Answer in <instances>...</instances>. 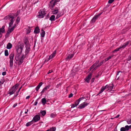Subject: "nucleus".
Instances as JSON below:
<instances>
[{"label": "nucleus", "instance_id": "f257e3e1", "mask_svg": "<svg viewBox=\"0 0 131 131\" xmlns=\"http://www.w3.org/2000/svg\"><path fill=\"white\" fill-rule=\"evenodd\" d=\"M26 47L25 54L24 55L23 54L21 55L19 54L18 56L15 57L16 60L19 61L18 63L19 64H21L23 62L24 59L26 57L27 55L30 52V51L29 45H26Z\"/></svg>", "mask_w": 131, "mask_h": 131}, {"label": "nucleus", "instance_id": "f03ea898", "mask_svg": "<svg viewBox=\"0 0 131 131\" xmlns=\"http://www.w3.org/2000/svg\"><path fill=\"white\" fill-rule=\"evenodd\" d=\"M15 15L14 14H10L9 15V34L12 32L16 27V24H14L11 27L15 20Z\"/></svg>", "mask_w": 131, "mask_h": 131}, {"label": "nucleus", "instance_id": "7ed1b4c3", "mask_svg": "<svg viewBox=\"0 0 131 131\" xmlns=\"http://www.w3.org/2000/svg\"><path fill=\"white\" fill-rule=\"evenodd\" d=\"M104 61L103 60L100 63H99V61H97L94 64L91 66V68L93 69L94 67L93 70H95L97 68L99 67L103 64Z\"/></svg>", "mask_w": 131, "mask_h": 131}, {"label": "nucleus", "instance_id": "20e7f679", "mask_svg": "<svg viewBox=\"0 0 131 131\" xmlns=\"http://www.w3.org/2000/svg\"><path fill=\"white\" fill-rule=\"evenodd\" d=\"M83 100H84V101H85L87 100L84 97H82L80 98L74 103V104L72 105L71 108H73L77 106L79 104L80 101H82ZM83 102V101L82 102Z\"/></svg>", "mask_w": 131, "mask_h": 131}, {"label": "nucleus", "instance_id": "39448f33", "mask_svg": "<svg viewBox=\"0 0 131 131\" xmlns=\"http://www.w3.org/2000/svg\"><path fill=\"white\" fill-rule=\"evenodd\" d=\"M129 42L128 41L124 43L123 45H121L118 48H117L116 49L113 51L112 52L114 53L116 52H117L119 51V50L122 49H124L125 48L129 43Z\"/></svg>", "mask_w": 131, "mask_h": 131}, {"label": "nucleus", "instance_id": "423d86ee", "mask_svg": "<svg viewBox=\"0 0 131 131\" xmlns=\"http://www.w3.org/2000/svg\"><path fill=\"white\" fill-rule=\"evenodd\" d=\"M23 47L24 46L23 44L18 45H17L16 48V49L17 52L18 54H20L21 52ZM19 54L20 55V54H19L18 55H17L16 57L18 56ZM20 55H21V54H20Z\"/></svg>", "mask_w": 131, "mask_h": 131}, {"label": "nucleus", "instance_id": "0eeeda50", "mask_svg": "<svg viewBox=\"0 0 131 131\" xmlns=\"http://www.w3.org/2000/svg\"><path fill=\"white\" fill-rule=\"evenodd\" d=\"M18 86V84H16L9 90V94H10V96L13 94L15 92L16 90L17 89Z\"/></svg>", "mask_w": 131, "mask_h": 131}, {"label": "nucleus", "instance_id": "6e6552de", "mask_svg": "<svg viewBox=\"0 0 131 131\" xmlns=\"http://www.w3.org/2000/svg\"><path fill=\"white\" fill-rule=\"evenodd\" d=\"M46 12L44 9L41 10L38 12L37 17L39 18H42L46 14Z\"/></svg>", "mask_w": 131, "mask_h": 131}, {"label": "nucleus", "instance_id": "1a4fd4ad", "mask_svg": "<svg viewBox=\"0 0 131 131\" xmlns=\"http://www.w3.org/2000/svg\"><path fill=\"white\" fill-rule=\"evenodd\" d=\"M14 54L13 53H11L9 56V58H10V66L12 67L13 65V58H14Z\"/></svg>", "mask_w": 131, "mask_h": 131}, {"label": "nucleus", "instance_id": "9d476101", "mask_svg": "<svg viewBox=\"0 0 131 131\" xmlns=\"http://www.w3.org/2000/svg\"><path fill=\"white\" fill-rule=\"evenodd\" d=\"M88 104V103L84 102L83 103L80 104L78 107V108L80 109H82L87 106Z\"/></svg>", "mask_w": 131, "mask_h": 131}, {"label": "nucleus", "instance_id": "9b49d317", "mask_svg": "<svg viewBox=\"0 0 131 131\" xmlns=\"http://www.w3.org/2000/svg\"><path fill=\"white\" fill-rule=\"evenodd\" d=\"M40 119V116L38 115H36L34 117L32 121H34L35 122H36L39 120Z\"/></svg>", "mask_w": 131, "mask_h": 131}, {"label": "nucleus", "instance_id": "f8f14e48", "mask_svg": "<svg viewBox=\"0 0 131 131\" xmlns=\"http://www.w3.org/2000/svg\"><path fill=\"white\" fill-rule=\"evenodd\" d=\"M59 8L57 7H56L54 9H52V12L53 14H56L58 13Z\"/></svg>", "mask_w": 131, "mask_h": 131}, {"label": "nucleus", "instance_id": "ddd939ff", "mask_svg": "<svg viewBox=\"0 0 131 131\" xmlns=\"http://www.w3.org/2000/svg\"><path fill=\"white\" fill-rule=\"evenodd\" d=\"M92 76L91 73H89V74L85 79V81L87 83L89 82V81L91 79Z\"/></svg>", "mask_w": 131, "mask_h": 131}, {"label": "nucleus", "instance_id": "4468645a", "mask_svg": "<svg viewBox=\"0 0 131 131\" xmlns=\"http://www.w3.org/2000/svg\"><path fill=\"white\" fill-rule=\"evenodd\" d=\"M122 74H123V73L121 71L117 72L116 76V77L117 78V79H118L120 76Z\"/></svg>", "mask_w": 131, "mask_h": 131}, {"label": "nucleus", "instance_id": "2eb2a0df", "mask_svg": "<svg viewBox=\"0 0 131 131\" xmlns=\"http://www.w3.org/2000/svg\"><path fill=\"white\" fill-rule=\"evenodd\" d=\"M56 53V51L55 50L49 56L50 58L51 59L53 58L55 56Z\"/></svg>", "mask_w": 131, "mask_h": 131}, {"label": "nucleus", "instance_id": "dca6fc26", "mask_svg": "<svg viewBox=\"0 0 131 131\" xmlns=\"http://www.w3.org/2000/svg\"><path fill=\"white\" fill-rule=\"evenodd\" d=\"M50 86V85H48L46 87H45L41 91V93H43L45 91H46L47 89L49 88Z\"/></svg>", "mask_w": 131, "mask_h": 131}, {"label": "nucleus", "instance_id": "f3484780", "mask_svg": "<svg viewBox=\"0 0 131 131\" xmlns=\"http://www.w3.org/2000/svg\"><path fill=\"white\" fill-rule=\"evenodd\" d=\"M107 87V85H106L105 86H103L101 89V90L100 91V92L99 93V94H100L102 93L103 91Z\"/></svg>", "mask_w": 131, "mask_h": 131}, {"label": "nucleus", "instance_id": "a211bd4d", "mask_svg": "<svg viewBox=\"0 0 131 131\" xmlns=\"http://www.w3.org/2000/svg\"><path fill=\"white\" fill-rule=\"evenodd\" d=\"M42 84V82H41L39 83V84L36 88V91H37L39 89L40 87L41 86Z\"/></svg>", "mask_w": 131, "mask_h": 131}, {"label": "nucleus", "instance_id": "6ab92c4d", "mask_svg": "<svg viewBox=\"0 0 131 131\" xmlns=\"http://www.w3.org/2000/svg\"><path fill=\"white\" fill-rule=\"evenodd\" d=\"M73 54H69L67 58H66V59L67 60H70L73 57Z\"/></svg>", "mask_w": 131, "mask_h": 131}, {"label": "nucleus", "instance_id": "aec40b11", "mask_svg": "<svg viewBox=\"0 0 131 131\" xmlns=\"http://www.w3.org/2000/svg\"><path fill=\"white\" fill-rule=\"evenodd\" d=\"M4 31V28L3 26L2 28L0 29V37H1V33L3 32Z\"/></svg>", "mask_w": 131, "mask_h": 131}, {"label": "nucleus", "instance_id": "412c9836", "mask_svg": "<svg viewBox=\"0 0 131 131\" xmlns=\"http://www.w3.org/2000/svg\"><path fill=\"white\" fill-rule=\"evenodd\" d=\"M35 32L36 34L38 33L39 32V30L38 27H36L34 31Z\"/></svg>", "mask_w": 131, "mask_h": 131}, {"label": "nucleus", "instance_id": "4be33fe9", "mask_svg": "<svg viewBox=\"0 0 131 131\" xmlns=\"http://www.w3.org/2000/svg\"><path fill=\"white\" fill-rule=\"evenodd\" d=\"M42 103L43 105H44L46 103V100L45 98H43L41 99Z\"/></svg>", "mask_w": 131, "mask_h": 131}, {"label": "nucleus", "instance_id": "5701e85b", "mask_svg": "<svg viewBox=\"0 0 131 131\" xmlns=\"http://www.w3.org/2000/svg\"><path fill=\"white\" fill-rule=\"evenodd\" d=\"M55 16L54 15H52L50 18V20L51 21H53L54 20Z\"/></svg>", "mask_w": 131, "mask_h": 131}, {"label": "nucleus", "instance_id": "b1692460", "mask_svg": "<svg viewBox=\"0 0 131 131\" xmlns=\"http://www.w3.org/2000/svg\"><path fill=\"white\" fill-rule=\"evenodd\" d=\"M41 35L42 37H44L45 35V32L42 30H41Z\"/></svg>", "mask_w": 131, "mask_h": 131}, {"label": "nucleus", "instance_id": "393cba45", "mask_svg": "<svg viewBox=\"0 0 131 131\" xmlns=\"http://www.w3.org/2000/svg\"><path fill=\"white\" fill-rule=\"evenodd\" d=\"M24 42L25 44L27 45H29V41H28V40L27 38H26L24 41Z\"/></svg>", "mask_w": 131, "mask_h": 131}, {"label": "nucleus", "instance_id": "a878e982", "mask_svg": "<svg viewBox=\"0 0 131 131\" xmlns=\"http://www.w3.org/2000/svg\"><path fill=\"white\" fill-rule=\"evenodd\" d=\"M102 14V13H101L95 16L93 18H94V19H95V20H96L98 18L100 15L101 14Z\"/></svg>", "mask_w": 131, "mask_h": 131}, {"label": "nucleus", "instance_id": "bb28decb", "mask_svg": "<svg viewBox=\"0 0 131 131\" xmlns=\"http://www.w3.org/2000/svg\"><path fill=\"white\" fill-rule=\"evenodd\" d=\"M112 57H113L112 56H109L108 57L106 58L105 59V60H104L105 61V62L107 61L108 60H109L111 59V58Z\"/></svg>", "mask_w": 131, "mask_h": 131}, {"label": "nucleus", "instance_id": "cd10ccee", "mask_svg": "<svg viewBox=\"0 0 131 131\" xmlns=\"http://www.w3.org/2000/svg\"><path fill=\"white\" fill-rule=\"evenodd\" d=\"M107 87H108V89L110 90V91H111L112 90V89H113V84H112L111 86H107Z\"/></svg>", "mask_w": 131, "mask_h": 131}, {"label": "nucleus", "instance_id": "c85d7f7f", "mask_svg": "<svg viewBox=\"0 0 131 131\" xmlns=\"http://www.w3.org/2000/svg\"><path fill=\"white\" fill-rule=\"evenodd\" d=\"M56 3L57 2H55L53 1L51 3H50L51 4V6L52 8H53L55 6Z\"/></svg>", "mask_w": 131, "mask_h": 131}, {"label": "nucleus", "instance_id": "c756f323", "mask_svg": "<svg viewBox=\"0 0 131 131\" xmlns=\"http://www.w3.org/2000/svg\"><path fill=\"white\" fill-rule=\"evenodd\" d=\"M40 113L42 115L44 116L46 114V112L45 111H41L40 112Z\"/></svg>", "mask_w": 131, "mask_h": 131}, {"label": "nucleus", "instance_id": "7c9ffc66", "mask_svg": "<svg viewBox=\"0 0 131 131\" xmlns=\"http://www.w3.org/2000/svg\"><path fill=\"white\" fill-rule=\"evenodd\" d=\"M31 122V121L27 123L26 124V126H27L28 127L31 124H32Z\"/></svg>", "mask_w": 131, "mask_h": 131}, {"label": "nucleus", "instance_id": "2f4dec72", "mask_svg": "<svg viewBox=\"0 0 131 131\" xmlns=\"http://www.w3.org/2000/svg\"><path fill=\"white\" fill-rule=\"evenodd\" d=\"M5 55L6 56L8 55V52L7 50H6L5 51Z\"/></svg>", "mask_w": 131, "mask_h": 131}, {"label": "nucleus", "instance_id": "473e14b6", "mask_svg": "<svg viewBox=\"0 0 131 131\" xmlns=\"http://www.w3.org/2000/svg\"><path fill=\"white\" fill-rule=\"evenodd\" d=\"M60 0H52L50 2V3H51L53 1L55 2H59Z\"/></svg>", "mask_w": 131, "mask_h": 131}, {"label": "nucleus", "instance_id": "72a5a7b5", "mask_svg": "<svg viewBox=\"0 0 131 131\" xmlns=\"http://www.w3.org/2000/svg\"><path fill=\"white\" fill-rule=\"evenodd\" d=\"M20 19L18 17H17L16 20V23L17 24H18L19 22V21Z\"/></svg>", "mask_w": 131, "mask_h": 131}, {"label": "nucleus", "instance_id": "f704fd0d", "mask_svg": "<svg viewBox=\"0 0 131 131\" xmlns=\"http://www.w3.org/2000/svg\"><path fill=\"white\" fill-rule=\"evenodd\" d=\"M12 46V45L10 43H9V49H11Z\"/></svg>", "mask_w": 131, "mask_h": 131}, {"label": "nucleus", "instance_id": "c9c22d12", "mask_svg": "<svg viewBox=\"0 0 131 131\" xmlns=\"http://www.w3.org/2000/svg\"><path fill=\"white\" fill-rule=\"evenodd\" d=\"M125 128L126 130H128L129 129V126L128 125L125 126Z\"/></svg>", "mask_w": 131, "mask_h": 131}, {"label": "nucleus", "instance_id": "e433bc0d", "mask_svg": "<svg viewBox=\"0 0 131 131\" xmlns=\"http://www.w3.org/2000/svg\"><path fill=\"white\" fill-rule=\"evenodd\" d=\"M126 129L124 127H122L121 129V131H125Z\"/></svg>", "mask_w": 131, "mask_h": 131}, {"label": "nucleus", "instance_id": "4c0bfd02", "mask_svg": "<svg viewBox=\"0 0 131 131\" xmlns=\"http://www.w3.org/2000/svg\"><path fill=\"white\" fill-rule=\"evenodd\" d=\"M95 20H95V19H94V18H93L91 21V23H94L95 22Z\"/></svg>", "mask_w": 131, "mask_h": 131}, {"label": "nucleus", "instance_id": "58836bf2", "mask_svg": "<svg viewBox=\"0 0 131 131\" xmlns=\"http://www.w3.org/2000/svg\"><path fill=\"white\" fill-rule=\"evenodd\" d=\"M55 115L54 114H52L51 115H50V117H51V118H53V117H55Z\"/></svg>", "mask_w": 131, "mask_h": 131}, {"label": "nucleus", "instance_id": "ea45409f", "mask_svg": "<svg viewBox=\"0 0 131 131\" xmlns=\"http://www.w3.org/2000/svg\"><path fill=\"white\" fill-rule=\"evenodd\" d=\"M114 1V0H109L108 1L109 3L111 4Z\"/></svg>", "mask_w": 131, "mask_h": 131}, {"label": "nucleus", "instance_id": "a19ab883", "mask_svg": "<svg viewBox=\"0 0 131 131\" xmlns=\"http://www.w3.org/2000/svg\"><path fill=\"white\" fill-rule=\"evenodd\" d=\"M60 16V14H58L57 15L56 18L57 19Z\"/></svg>", "mask_w": 131, "mask_h": 131}, {"label": "nucleus", "instance_id": "79ce46f5", "mask_svg": "<svg viewBox=\"0 0 131 131\" xmlns=\"http://www.w3.org/2000/svg\"><path fill=\"white\" fill-rule=\"evenodd\" d=\"M50 59H51L50 58V57H49V58H47L46 59L45 62H46V61H48Z\"/></svg>", "mask_w": 131, "mask_h": 131}, {"label": "nucleus", "instance_id": "37998d69", "mask_svg": "<svg viewBox=\"0 0 131 131\" xmlns=\"http://www.w3.org/2000/svg\"><path fill=\"white\" fill-rule=\"evenodd\" d=\"M73 94L72 93L71 94H70L69 96V98H70L71 97H72V96H73Z\"/></svg>", "mask_w": 131, "mask_h": 131}, {"label": "nucleus", "instance_id": "c03bdc74", "mask_svg": "<svg viewBox=\"0 0 131 131\" xmlns=\"http://www.w3.org/2000/svg\"><path fill=\"white\" fill-rule=\"evenodd\" d=\"M6 74V72H3L2 73V75H5Z\"/></svg>", "mask_w": 131, "mask_h": 131}, {"label": "nucleus", "instance_id": "a18cd8bd", "mask_svg": "<svg viewBox=\"0 0 131 131\" xmlns=\"http://www.w3.org/2000/svg\"><path fill=\"white\" fill-rule=\"evenodd\" d=\"M53 71L52 70H50L49 72H48L47 74H49L52 72Z\"/></svg>", "mask_w": 131, "mask_h": 131}, {"label": "nucleus", "instance_id": "49530a36", "mask_svg": "<svg viewBox=\"0 0 131 131\" xmlns=\"http://www.w3.org/2000/svg\"><path fill=\"white\" fill-rule=\"evenodd\" d=\"M128 60L130 61L131 60V55L128 58Z\"/></svg>", "mask_w": 131, "mask_h": 131}, {"label": "nucleus", "instance_id": "de8ad7c7", "mask_svg": "<svg viewBox=\"0 0 131 131\" xmlns=\"http://www.w3.org/2000/svg\"><path fill=\"white\" fill-rule=\"evenodd\" d=\"M17 105V104L15 103L14 104L13 106V107H15Z\"/></svg>", "mask_w": 131, "mask_h": 131}, {"label": "nucleus", "instance_id": "09e8293b", "mask_svg": "<svg viewBox=\"0 0 131 131\" xmlns=\"http://www.w3.org/2000/svg\"><path fill=\"white\" fill-rule=\"evenodd\" d=\"M37 103H38L37 101L35 102L34 103V105H37Z\"/></svg>", "mask_w": 131, "mask_h": 131}, {"label": "nucleus", "instance_id": "8fccbe9b", "mask_svg": "<svg viewBox=\"0 0 131 131\" xmlns=\"http://www.w3.org/2000/svg\"><path fill=\"white\" fill-rule=\"evenodd\" d=\"M119 116V115H118L116 116L114 118H117Z\"/></svg>", "mask_w": 131, "mask_h": 131}, {"label": "nucleus", "instance_id": "3c124183", "mask_svg": "<svg viewBox=\"0 0 131 131\" xmlns=\"http://www.w3.org/2000/svg\"><path fill=\"white\" fill-rule=\"evenodd\" d=\"M94 78H93L92 79V82H93L94 80Z\"/></svg>", "mask_w": 131, "mask_h": 131}, {"label": "nucleus", "instance_id": "603ef678", "mask_svg": "<svg viewBox=\"0 0 131 131\" xmlns=\"http://www.w3.org/2000/svg\"><path fill=\"white\" fill-rule=\"evenodd\" d=\"M29 97H30V96H27L26 97V99H29Z\"/></svg>", "mask_w": 131, "mask_h": 131}, {"label": "nucleus", "instance_id": "864d4df0", "mask_svg": "<svg viewBox=\"0 0 131 131\" xmlns=\"http://www.w3.org/2000/svg\"><path fill=\"white\" fill-rule=\"evenodd\" d=\"M6 48L7 49H8V43L7 45Z\"/></svg>", "mask_w": 131, "mask_h": 131}, {"label": "nucleus", "instance_id": "5fc2aeb1", "mask_svg": "<svg viewBox=\"0 0 131 131\" xmlns=\"http://www.w3.org/2000/svg\"><path fill=\"white\" fill-rule=\"evenodd\" d=\"M129 128L131 129V125H130L129 126Z\"/></svg>", "mask_w": 131, "mask_h": 131}, {"label": "nucleus", "instance_id": "6e6d98bb", "mask_svg": "<svg viewBox=\"0 0 131 131\" xmlns=\"http://www.w3.org/2000/svg\"><path fill=\"white\" fill-rule=\"evenodd\" d=\"M8 31H7V34H6V36H7V35H8Z\"/></svg>", "mask_w": 131, "mask_h": 131}, {"label": "nucleus", "instance_id": "4d7b16f0", "mask_svg": "<svg viewBox=\"0 0 131 131\" xmlns=\"http://www.w3.org/2000/svg\"><path fill=\"white\" fill-rule=\"evenodd\" d=\"M99 76V75H96L95 76V77H96L97 78V77H98Z\"/></svg>", "mask_w": 131, "mask_h": 131}, {"label": "nucleus", "instance_id": "13d9d810", "mask_svg": "<svg viewBox=\"0 0 131 131\" xmlns=\"http://www.w3.org/2000/svg\"><path fill=\"white\" fill-rule=\"evenodd\" d=\"M27 112H25V114H26L27 113Z\"/></svg>", "mask_w": 131, "mask_h": 131}, {"label": "nucleus", "instance_id": "bf43d9fd", "mask_svg": "<svg viewBox=\"0 0 131 131\" xmlns=\"http://www.w3.org/2000/svg\"><path fill=\"white\" fill-rule=\"evenodd\" d=\"M21 88V87L19 89V90L18 91V92L20 90V89Z\"/></svg>", "mask_w": 131, "mask_h": 131}, {"label": "nucleus", "instance_id": "052dcab7", "mask_svg": "<svg viewBox=\"0 0 131 131\" xmlns=\"http://www.w3.org/2000/svg\"><path fill=\"white\" fill-rule=\"evenodd\" d=\"M92 69L91 68V67L90 68V69H89V71L91 70Z\"/></svg>", "mask_w": 131, "mask_h": 131}, {"label": "nucleus", "instance_id": "680f3d73", "mask_svg": "<svg viewBox=\"0 0 131 131\" xmlns=\"http://www.w3.org/2000/svg\"><path fill=\"white\" fill-rule=\"evenodd\" d=\"M111 118V119H113V118Z\"/></svg>", "mask_w": 131, "mask_h": 131}, {"label": "nucleus", "instance_id": "e2e57ef3", "mask_svg": "<svg viewBox=\"0 0 131 131\" xmlns=\"http://www.w3.org/2000/svg\"><path fill=\"white\" fill-rule=\"evenodd\" d=\"M28 110H27V112H28Z\"/></svg>", "mask_w": 131, "mask_h": 131}, {"label": "nucleus", "instance_id": "0e129e2a", "mask_svg": "<svg viewBox=\"0 0 131 131\" xmlns=\"http://www.w3.org/2000/svg\"><path fill=\"white\" fill-rule=\"evenodd\" d=\"M6 17H5V19H6Z\"/></svg>", "mask_w": 131, "mask_h": 131}, {"label": "nucleus", "instance_id": "69168bd1", "mask_svg": "<svg viewBox=\"0 0 131 131\" xmlns=\"http://www.w3.org/2000/svg\"><path fill=\"white\" fill-rule=\"evenodd\" d=\"M9 131H10V130H9Z\"/></svg>", "mask_w": 131, "mask_h": 131}, {"label": "nucleus", "instance_id": "338daca9", "mask_svg": "<svg viewBox=\"0 0 131 131\" xmlns=\"http://www.w3.org/2000/svg\"><path fill=\"white\" fill-rule=\"evenodd\" d=\"M130 45H131V44H130Z\"/></svg>", "mask_w": 131, "mask_h": 131}]
</instances>
